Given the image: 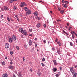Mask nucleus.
<instances>
[{"mask_svg": "<svg viewBox=\"0 0 77 77\" xmlns=\"http://www.w3.org/2000/svg\"><path fill=\"white\" fill-rule=\"evenodd\" d=\"M21 3L20 6L21 7H24L25 5H26V3L24 2H21Z\"/></svg>", "mask_w": 77, "mask_h": 77, "instance_id": "obj_4", "label": "nucleus"}, {"mask_svg": "<svg viewBox=\"0 0 77 77\" xmlns=\"http://www.w3.org/2000/svg\"><path fill=\"white\" fill-rule=\"evenodd\" d=\"M29 45L31 46L32 45V41L30 40H29V42H28Z\"/></svg>", "mask_w": 77, "mask_h": 77, "instance_id": "obj_10", "label": "nucleus"}, {"mask_svg": "<svg viewBox=\"0 0 77 77\" xmlns=\"http://www.w3.org/2000/svg\"><path fill=\"white\" fill-rule=\"evenodd\" d=\"M44 28H45L46 27V24H45L43 25Z\"/></svg>", "mask_w": 77, "mask_h": 77, "instance_id": "obj_35", "label": "nucleus"}, {"mask_svg": "<svg viewBox=\"0 0 77 77\" xmlns=\"http://www.w3.org/2000/svg\"><path fill=\"white\" fill-rule=\"evenodd\" d=\"M65 3H66V4H68L69 2H68V1H65Z\"/></svg>", "mask_w": 77, "mask_h": 77, "instance_id": "obj_40", "label": "nucleus"}, {"mask_svg": "<svg viewBox=\"0 0 77 77\" xmlns=\"http://www.w3.org/2000/svg\"><path fill=\"white\" fill-rule=\"evenodd\" d=\"M50 12L51 14H52V13H53V11H50Z\"/></svg>", "mask_w": 77, "mask_h": 77, "instance_id": "obj_62", "label": "nucleus"}, {"mask_svg": "<svg viewBox=\"0 0 77 77\" xmlns=\"http://www.w3.org/2000/svg\"><path fill=\"white\" fill-rule=\"evenodd\" d=\"M25 58L24 57L23 58V61H24V60H25V59H24Z\"/></svg>", "mask_w": 77, "mask_h": 77, "instance_id": "obj_56", "label": "nucleus"}, {"mask_svg": "<svg viewBox=\"0 0 77 77\" xmlns=\"http://www.w3.org/2000/svg\"><path fill=\"white\" fill-rule=\"evenodd\" d=\"M70 71L72 73V74H74V73H75V72H74V69H73V68H70Z\"/></svg>", "mask_w": 77, "mask_h": 77, "instance_id": "obj_8", "label": "nucleus"}, {"mask_svg": "<svg viewBox=\"0 0 77 77\" xmlns=\"http://www.w3.org/2000/svg\"><path fill=\"white\" fill-rule=\"evenodd\" d=\"M41 65L42 66H45V65L43 63H41Z\"/></svg>", "mask_w": 77, "mask_h": 77, "instance_id": "obj_43", "label": "nucleus"}, {"mask_svg": "<svg viewBox=\"0 0 77 77\" xmlns=\"http://www.w3.org/2000/svg\"><path fill=\"white\" fill-rule=\"evenodd\" d=\"M58 41V39H57V38H56V39L55 40V42H57Z\"/></svg>", "mask_w": 77, "mask_h": 77, "instance_id": "obj_44", "label": "nucleus"}, {"mask_svg": "<svg viewBox=\"0 0 77 77\" xmlns=\"http://www.w3.org/2000/svg\"><path fill=\"white\" fill-rule=\"evenodd\" d=\"M17 8L16 7V6H14V7L13 9H14V10H16Z\"/></svg>", "mask_w": 77, "mask_h": 77, "instance_id": "obj_33", "label": "nucleus"}, {"mask_svg": "<svg viewBox=\"0 0 77 77\" xmlns=\"http://www.w3.org/2000/svg\"><path fill=\"white\" fill-rule=\"evenodd\" d=\"M75 68L77 69V65L75 66Z\"/></svg>", "mask_w": 77, "mask_h": 77, "instance_id": "obj_64", "label": "nucleus"}, {"mask_svg": "<svg viewBox=\"0 0 77 77\" xmlns=\"http://www.w3.org/2000/svg\"><path fill=\"white\" fill-rule=\"evenodd\" d=\"M70 45H71V46H74V45H73V44H72V42L70 43Z\"/></svg>", "mask_w": 77, "mask_h": 77, "instance_id": "obj_29", "label": "nucleus"}, {"mask_svg": "<svg viewBox=\"0 0 77 77\" xmlns=\"http://www.w3.org/2000/svg\"><path fill=\"white\" fill-rule=\"evenodd\" d=\"M21 33L23 34V35L25 36H27V33L26 32V30H23V31H22V32Z\"/></svg>", "mask_w": 77, "mask_h": 77, "instance_id": "obj_3", "label": "nucleus"}, {"mask_svg": "<svg viewBox=\"0 0 77 77\" xmlns=\"http://www.w3.org/2000/svg\"><path fill=\"white\" fill-rule=\"evenodd\" d=\"M43 42L44 44H46V42H47L46 41V40H43Z\"/></svg>", "mask_w": 77, "mask_h": 77, "instance_id": "obj_30", "label": "nucleus"}, {"mask_svg": "<svg viewBox=\"0 0 77 77\" xmlns=\"http://www.w3.org/2000/svg\"><path fill=\"white\" fill-rule=\"evenodd\" d=\"M29 31L30 32H32V29H29Z\"/></svg>", "mask_w": 77, "mask_h": 77, "instance_id": "obj_37", "label": "nucleus"}, {"mask_svg": "<svg viewBox=\"0 0 77 77\" xmlns=\"http://www.w3.org/2000/svg\"><path fill=\"white\" fill-rule=\"evenodd\" d=\"M38 20H41V17H39L38 18Z\"/></svg>", "mask_w": 77, "mask_h": 77, "instance_id": "obj_61", "label": "nucleus"}, {"mask_svg": "<svg viewBox=\"0 0 77 77\" xmlns=\"http://www.w3.org/2000/svg\"><path fill=\"white\" fill-rule=\"evenodd\" d=\"M13 41V40H12V38H9V42H10V43H12V41Z\"/></svg>", "mask_w": 77, "mask_h": 77, "instance_id": "obj_16", "label": "nucleus"}, {"mask_svg": "<svg viewBox=\"0 0 77 77\" xmlns=\"http://www.w3.org/2000/svg\"><path fill=\"white\" fill-rule=\"evenodd\" d=\"M3 77H8V75L6 73H5L3 75Z\"/></svg>", "mask_w": 77, "mask_h": 77, "instance_id": "obj_17", "label": "nucleus"}, {"mask_svg": "<svg viewBox=\"0 0 77 77\" xmlns=\"http://www.w3.org/2000/svg\"><path fill=\"white\" fill-rule=\"evenodd\" d=\"M31 51L32 52H33V51H34V49L32 48L31 50Z\"/></svg>", "mask_w": 77, "mask_h": 77, "instance_id": "obj_39", "label": "nucleus"}, {"mask_svg": "<svg viewBox=\"0 0 77 77\" xmlns=\"http://www.w3.org/2000/svg\"><path fill=\"white\" fill-rule=\"evenodd\" d=\"M52 70L54 72H56L57 71V68L54 67L53 68Z\"/></svg>", "mask_w": 77, "mask_h": 77, "instance_id": "obj_12", "label": "nucleus"}, {"mask_svg": "<svg viewBox=\"0 0 77 77\" xmlns=\"http://www.w3.org/2000/svg\"><path fill=\"white\" fill-rule=\"evenodd\" d=\"M14 68V66L12 65H10L8 66V68L10 69H13Z\"/></svg>", "mask_w": 77, "mask_h": 77, "instance_id": "obj_6", "label": "nucleus"}, {"mask_svg": "<svg viewBox=\"0 0 77 77\" xmlns=\"http://www.w3.org/2000/svg\"><path fill=\"white\" fill-rule=\"evenodd\" d=\"M72 75H74L73 76V77H76L77 75V73L76 72H75L72 74Z\"/></svg>", "mask_w": 77, "mask_h": 77, "instance_id": "obj_13", "label": "nucleus"}, {"mask_svg": "<svg viewBox=\"0 0 77 77\" xmlns=\"http://www.w3.org/2000/svg\"><path fill=\"white\" fill-rule=\"evenodd\" d=\"M10 54H11V55H12V54H13V51H10Z\"/></svg>", "mask_w": 77, "mask_h": 77, "instance_id": "obj_27", "label": "nucleus"}, {"mask_svg": "<svg viewBox=\"0 0 77 77\" xmlns=\"http://www.w3.org/2000/svg\"><path fill=\"white\" fill-rule=\"evenodd\" d=\"M7 20L8 21H9H9H10V19H9V17H7Z\"/></svg>", "mask_w": 77, "mask_h": 77, "instance_id": "obj_34", "label": "nucleus"}, {"mask_svg": "<svg viewBox=\"0 0 77 77\" xmlns=\"http://www.w3.org/2000/svg\"><path fill=\"white\" fill-rule=\"evenodd\" d=\"M1 18H3V15H1Z\"/></svg>", "mask_w": 77, "mask_h": 77, "instance_id": "obj_52", "label": "nucleus"}, {"mask_svg": "<svg viewBox=\"0 0 77 77\" xmlns=\"http://www.w3.org/2000/svg\"><path fill=\"white\" fill-rule=\"evenodd\" d=\"M5 46L6 48H9V45L8 43H6L5 44Z\"/></svg>", "mask_w": 77, "mask_h": 77, "instance_id": "obj_5", "label": "nucleus"}, {"mask_svg": "<svg viewBox=\"0 0 77 77\" xmlns=\"http://www.w3.org/2000/svg\"><path fill=\"white\" fill-rule=\"evenodd\" d=\"M72 32L73 34H74V33H75V32H74V31H72Z\"/></svg>", "mask_w": 77, "mask_h": 77, "instance_id": "obj_63", "label": "nucleus"}, {"mask_svg": "<svg viewBox=\"0 0 77 77\" xmlns=\"http://www.w3.org/2000/svg\"><path fill=\"white\" fill-rule=\"evenodd\" d=\"M71 34H72V37L73 38V39L74 38V34L72 32V31L71 32Z\"/></svg>", "mask_w": 77, "mask_h": 77, "instance_id": "obj_20", "label": "nucleus"}, {"mask_svg": "<svg viewBox=\"0 0 77 77\" xmlns=\"http://www.w3.org/2000/svg\"><path fill=\"white\" fill-rule=\"evenodd\" d=\"M35 48H36V47H37L38 45H37V44H36V43L35 44Z\"/></svg>", "mask_w": 77, "mask_h": 77, "instance_id": "obj_45", "label": "nucleus"}, {"mask_svg": "<svg viewBox=\"0 0 77 77\" xmlns=\"http://www.w3.org/2000/svg\"><path fill=\"white\" fill-rule=\"evenodd\" d=\"M58 11H60V10H61V8H58Z\"/></svg>", "mask_w": 77, "mask_h": 77, "instance_id": "obj_51", "label": "nucleus"}, {"mask_svg": "<svg viewBox=\"0 0 77 77\" xmlns=\"http://www.w3.org/2000/svg\"><path fill=\"white\" fill-rule=\"evenodd\" d=\"M53 62L55 65H58V63L56 62V60H53Z\"/></svg>", "mask_w": 77, "mask_h": 77, "instance_id": "obj_7", "label": "nucleus"}, {"mask_svg": "<svg viewBox=\"0 0 77 77\" xmlns=\"http://www.w3.org/2000/svg\"><path fill=\"white\" fill-rule=\"evenodd\" d=\"M59 74H56V75H55V76L56 77H59Z\"/></svg>", "mask_w": 77, "mask_h": 77, "instance_id": "obj_36", "label": "nucleus"}, {"mask_svg": "<svg viewBox=\"0 0 77 77\" xmlns=\"http://www.w3.org/2000/svg\"><path fill=\"white\" fill-rule=\"evenodd\" d=\"M67 26H69V23H67Z\"/></svg>", "mask_w": 77, "mask_h": 77, "instance_id": "obj_57", "label": "nucleus"}, {"mask_svg": "<svg viewBox=\"0 0 77 77\" xmlns=\"http://www.w3.org/2000/svg\"><path fill=\"white\" fill-rule=\"evenodd\" d=\"M17 75L19 77H21V76H22V74H21V72H20L18 74H17Z\"/></svg>", "mask_w": 77, "mask_h": 77, "instance_id": "obj_9", "label": "nucleus"}, {"mask_svg": "<svg viewBox=\"0 0 77 77\" xmlns=\"http://www.w3.org/2000/svg\"><path fill=\"white\" fill-rule=\"evenodd\" d=\"M65 2V1H64V0H62V3H64Z\"/></svg>", "mask_w": 77, "mask_h": 77, "instance_id": "obj_41", "label": "nucleus"}, {"mask_svg": "<svg viewBox=\"0 0 77 77\" xmlns=\"http://www.w3.org/2000/svg\"><path fill=\"white\" fill-rule=\"evenodd\" d=\"M37 74L38 75V76H39V77H40V76H41V73H39V72H38Z\"/></svg>", "mask_w": 77, "mask_h": 77, "instance_id": "obj_26", "label": "nucleus"}, {"mask_svg": "<svg viewBox=\"0 0 77 77\" xmlns=\"http://www.w3.org/2000/svg\"><path fill=\"white\" fill-rule=\"evenodd\" d=\"M63 32L64 33H65L66 34H67V33H66L65 31H63Z\"/></svg>", "mask_w": 77, "mask_h": 77, "instance_id": "obj_49", "label": "nucleus"}, {"mask_svg": "<svg viewBox=\"0 0 77 77\" xmlns=\"http://www.w3.org/2000/svg\"><path fill=\"white\" fill-rule=\"evenodd\" d=\"M62 67H60V71H62Z\"/></svg>", "mask_w": 77, "mask_h": 77, "instance_id": "obj_46", "label": "nucleus"}, {"mask_svg": "<svg viewBox=\"0 0 77 77\" xmlns=\"http://www.w3.org/2000/svg\"><path fill=\"white\" fill-rule=\"evenodd\" d=\"M55 48L56 49L57 51L58 54L59 55H60V54H61V51L60 50V48L58 47H56Z\"/></svg>", "mask_w": 77, "mask_h": 77, "instance_id": "obj_1", "label": "nucleus"}, {"mask_svg": "<svg viewBox=\"0 0 77 77\" xmlns=\"http://www.w3.org/2000/svg\"><path fill=\"white\" fill-rule=\"evenodd\" d=\"M52 50L53 51H55V48H54V47H53L52 48Z\"/></svg>", "mask_w": 77, "mask_h": 77, "instance_id": "obj_32", "label": "nucleus"}, {"mask_svg": "<svg viewBox=\"0 0 77 77\" xmlns=\"http://www.w3.org/2000/svg\"><path fill=\"white\" fill-rule=\"evenodd\" d=\"M13 0H9V2L10 3H12V2H13Z\"/></svg>", "mask_w": 77, "mask_h": 77, "instance_id": "obj_25", "label": "nucleus"}, {"mask_svg": "<svg viewBox=\"0 0 77 77\" xmlns=\"http://www.w3.org/2000/svg\"><path fill=\"white\" fill-rule=\"evenodd\" d=\"M1 10H2V11H4V9H3V8H2Z\"/></svg>", "mask_w": 77, "mask_h": 77, "instance_id": "obj_60", "label": "nucleus"}, {"mask_svg": "<svg viewBox=\"0 0 77 77\" xmlns=\"http://www.w3.org/2000/svg\"><path fill=\"white\" fill-rule=\"evenodd\" d=\"M2 65H5L6 64V63L5 61H3L2 62Z\"/></svg>", "mask_w": 77, "mask_h": 77, "instance_id": "obj_21", "label": "nucleus"}, {"mask_svg": "<svg viewBox=\"0 0 77 77\" xmlns=\"http://www.w3.org/2000/svg\"><path fill=\"white\" fill-rule=\"evenodd\" d=\"M15 17L16 18H18V17H17V15H16L15 16Z\"/></svg>", "mask_w": 77, "mask_h": 77, "instance_id": "obj_58", "label": "nucleus"}, {"mask_svg": "<svg viewBox=\"0 0 77 77\" xmlns=\"http://www.w3.org/2000/svg\"><path fill=\"white\" fill-rule=\"evenodd\" d=\"M14 73L16 74H17V71H14Z\"/></svg>", "mask_w": 77, "mask_h": 77, "instance_id": "obj_48", "label": "nucleus"}, {"mask_svg": "<svg viewBox=\"0 0 77 77\" xmlns=\"http://www.w3.org/2000/svg\"><path fill=\"white\" fill-rule=\"evenodd\" d=\"M30 70L31 71V72H33V69H32V68L30 69Z\"/></svg>", "mask_w": 77, "mask_h": 77, "instance_id": "obj_50", "label": "nucleus"}, {"mask_svg": "<svg viewBox=\"0 0 77 77\" xmlns=\"http://www.w3.org/2000/svg\"><path fill=\"white\" fill-rule=\"evenodd\" d=\"M37 38H35V41H37Z\"/></svg>", "mask_w": 77, "mask_h": 77, "instance_id": "obj_59", "label": "nucleus"}, {"mask_svg": "<svg viewBox=\"0 0 77 77\" xmlns=\"http://www.w3.org/2000/svg\"><path fill=\"white\" fill-rule=\"evenodd\" d=\"M16 18L17 20L20 21V20L19 19V18H18V17H17Z\"/></svg>", "mask_w": 77, "mask_h": 77, "instance_id": "obj_54", "label": "nucleus"}, {"mask_svg": "<svg viewBox=\"0 0 77 77\" xmlns=\"http://www.w3.org/2000/svg\"><path fill=\"white\" fill-rule=\"evenodd\" d=\"M59 46H61L62 44H61V43H59Z\"/></svg>", "mask_w": 77, "mask_h": 77, "instance_id": "obj_55", "label": "nucleus"}, {"mask_svg": "<svg viewBox=\"0 0 77 77\" xmlns=\"http://www.w3.org/2000/svg\"><path fill=\"white\" fill-rule=\"evenodd\" d=\"M42 61H43V62H44V61H45V58H43L42 59Z\"/></svg>", "mask_w": 77, "mask_h": 77, "instance_id": "obj_42", "label": "nucleus"}, {"mask_svg": "<svg viewBox=\"0 0 77 77\" xmlns=\"http://www.w3.org/2000/svg\"><path fill=\"white\" fill-rule=\"evenodd\" d=\"M37 27L39 28V27H41V23H38L37 24Z\"/></svg>", "mask_w": 77, "mask_h": 77, "instance_id": "obj_18", "label": "nucleus"}, {"mask_svg": "<svg viewBox=\"0 0 77 77\" xmlns=\"http://www.w3.org/2000/svg\"><path fill=\"white\" fill-rule=\"evenodd\" d=\"M23 28H20L19 29V31L20 32H21V33H22V32H23Z\"/></svg>", "mask_w": 77, "mask_h": 77, "instance_id": "obj_15", "label": "nucleus"}, {"mask_svg": "<svg viewBox=\"0 0 77 77\" xmlns=\"http://www.w3.org/2000/svg\"><path fill=\"white\" fill-rule=\"evenodd\" d=\"M64 7L65 8H67V5L65 4L64 5Z\"/></svg>", "mask_w": 77, "mask_h": 77, "instance_id": "obj_28", "label": "nucleus"}, {"mask_svg": "<svg viewBox=\"0 0 77 77\" xmlns=\"http://www.w3.org/2000/svg\"><path fill=\"white\" fill-rule=\"evenodd\" d=\"M57 43L58 44H60V42L59 41H58Z\"/></svg>", "mask_w": 77, "mask_h": 77, "instance_id": "obj_53", "label": "nucleus"}, {"mask_svg": "<svg viewBox=\"0 0 77 77\" xmlns=\"http://www.w3.org/2000/svg\"><path fill=\"white\" fill-rule=\"evenodd\" d=\"M23 9L26 11H28V8L27 7H24Z\"/></svg>", "mask_w": 77, "mask_h": 77, "instance_id": "obj_19", "label": "nucleus"}, {"mask_svg": "<svg viewBox=\"0 0 77 77\" xmlns=\"http://www.w3.org/2000/svg\"><path fill=\"white\" fill-rule=\"evenodd\" d=\"M60 13L62 14H63V13H64V11L63 10H61L60 11Z\"/></svg>", "mask_w": 77, "mask_h": 77, "instance_id": "obj_23", "label": "nucleus"}, {"mask_svg": "<svg viewBox=\"0 0 77 77\" xmlns=\"http://www.w3.org/2000/svg\"><path fill=\"white\" fill-rule=\"evenodd\" d=\"M12 39L14 41H15L16 40V36L15 35H14L13 36Z\"/></svg>", "mask_w": 77, "mask_h": 77, "instance_id": "obj_14", "label": "nucleus"}, {"mask_svg": "<svg viewBox=\"0 0 77 77\" xmlns=\"http://www.w3.org/2000/svg\"><path fill=\"white\" fill-rule=\"evenodd\" d=\"M33 36V34H30L29 35V36Z\"/></svg>", "mask_w": 77, "mask_h": 77, "instance_id": "obj_47", "label": "nucleus"}, {"mask_svg": "<svg viewBox=\"0 0 77 77\" xmlns=\"http://www.w3.org/2000/svg\"><path fill=\"white\" fill-rule=\"evenodd\" d=\"M10 65H12V64H13V62H12V61L10 62Z\"/></svg>", "mask_w": 77, "mask_h": 77, "instance_id": "obj_38", "label": "nucleus"}, {"mask_svg": "<svg viewBox=\"0 0 77 77\" xmlns=\"http://www.w3.org/2000/svg\"><path fill=\"white\" fill-rule=\"evenodd\" d=\"M32 14V11L30 10H29L27 11V12H26V15H30Z\"/></svg>", "mask_w": 77, "mask_h": 77, "instance_id": "obj_2", "label": "nucleus"}, {"mask_svg": "<svg viewBox=\"0 0 77 77\" xmlns=\"http://www.w3.org/2000/svg\"><path fill=\"white\" fill-rule=\"evenodd\" d=\"M34 14L36 16H37V15H38V12H35L34 13Z\"/></svg>", "mask_w": 77, "mask_h": 77, "instance_id": "obj_22", "label": "nucleus"}, {"mask_svg": "<svg viewBox=\"0 0 77 77\" xmlns=\"http://www.w3.org/2000/svg\"><path fill=\"white\" fill-rule=\"evenodd\" d=\"M20 48L18 46H16V48L17 49V50H19V48Z\"/></svg>", "mask_w": 77, "mask_h": 77, "instance_id": "obj_31", "label": "nucleus"}, {"mask_svg": "<svg viewBox=\"0 0 77 77\" xmlns=\"http://www.w3.org/2000/svg\"><path fill=\"white\" fill-rule=\"evenodd\" d=\"M24 47L26 49H27V45L26 44H25L24 45Z\"/></svg>", "mask_w": 77, "mask_h": 77, "instance_id": "obj_24", "label": "nucleus"}, {"mask_svg": "<svg viewBox=\"0 0 77 77\" xmlns=\"http://www.w3.org/2000/svg\"><path fill=\"white\" fill-rule=\"evenodd\" d=\"M4 9L5 11H7L8 10V7L6 6H4Z\"/></svg>", "mask_w": 77, "mask_h": 77, "instance_id": "obj_11", "label": "nucleus"}]
</instances>
